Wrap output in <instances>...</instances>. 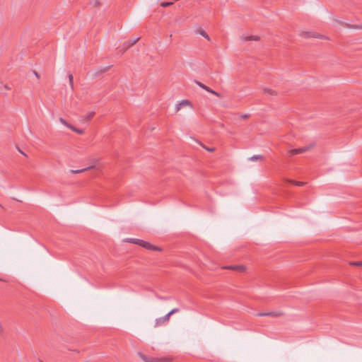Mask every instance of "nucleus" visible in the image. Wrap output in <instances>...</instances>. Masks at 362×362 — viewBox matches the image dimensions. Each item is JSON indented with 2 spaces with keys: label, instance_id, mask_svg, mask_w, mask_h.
Listing matches in <instances>:
<instances>
[{
  "label": "nucleus",
  "instance_id": "obj_1",
  "mask_svg": "<svg viewBox=\"0 0 362 362\" xmlns=\"http://www.w3.org/2000/svg\"><path fill=\"white\" fill-rule=\"evenodd\" d=\"M126 242L139 245L147 250L161 251V248L151 245L150 243L137 238H127Z\"/></svg>",
  "mask_w": 362,
  "mask_h": 362
},
{
  "label": "nucleus",
  "instance_id": "obj_24",
  "mask_svg": "<svg viewBox=\"0 0 362 362\" xmlns=\"http://www.w3.org/2000/svg\"><path fill=\"white\" fill-rule=\"evenodd\" d=\"M200 145H202L203 148H204L206 151H208L209 152H213L214 151V148H209L202 144H200Z\"/></svg>",
  "mask_w": 362,
  "mask_h": 362
},
{
  "label": "nucleus",
  "instance_id": "obj_25",
  "mask_svg": "<svg viewBox=\"0 0 362 362\" xmlns=\"http://www.w3.org/2000/svg\"><path fill=\"white\" fill-rule=\"evenodd\" d=\"M347 27L354 28V29H362V25H347Z\"/></svg>",
  "mask_w": 362,
  "mask_h": 362
},
{
  "label": "nucleus",
  "instance_id": "obj_13",
  "mask_svg": "<svg viewBox=\"0 0 362 362\" xmlns=\"http://www.w3.org/2000/svg\"><path fill=\"white\" fill-rule=\"evenodd\" d=\"M286 181L287 182L291 183L296 186H303L305 184V182H303L295 181V180H289V179L286 180Z\"/></svg>",
  "mask_w": 362,
  "mask_h": 362
},
{
  "label": "nucleus",
  "instance_id": "obj_21",
  "mask_svg": "<svg viewBox=\"0 0 362 362\" xmlns=\"http://www.w3.org/2000/svg\"><path fill=\"white\" fill-rule=\"evenodd\" d=\"M179 311H180L179 308H173V310H171L168 314L170 315V317L172 315L177 313Z\"/></svg>",
  "mask_w": 362,
  "mask_h": 362
},
{
  "label": "nucleus",
  "instance_id": "obj_12",
  "mask_svg": "<svg viewBox=\"0 0 362 362\" xmlns=\"http://www.w3.org/2000/svg\"><path fill=\"white\" fill-rule=\"evenodd\" d=\"M94 115H95L94 112H89L87 113V115L85 117H81L82 119H81V121L83 122H87L92 119V117L94 116Z\"/></svg>",
  "mask_w": 362,
  "mask_h": 362
},
{
  "label": "nucleus",
  "instance_id": "obj_4",
  "mask_svg": "<svg viewBox=\"0 0 362 362\" xmlns=\"http://www.w3.org/2000/svg\"><path fill=\"white\" fill-rule=\"evenodd\" d=\"M170 315L166 314L163 317H158L156 320L155 327L164 325L167 324L170 320Z\"/></svg>",
  "mask_w": 362,
  "mask_h": 362
},
{
  "label": "nucleus",
  "instance_id": "obj_23",
  "mask_svg": "<svg viewBox=\"0 0 362 362\" xmlns=\"http://www.w3.org/2000/svg\"><path fill=\"white\" fill-rule=\"evenodd\" d=\"M173 4V2L170 1V2H163L161 4V6L163 7H167V6H169L170 5Z\"/></svg>",
  "mask_w": 362,
  "mask_h": 362
},
{
  "label": "nucleus",
  "instance_id": "obj_32",
  "mask_svg": "<svg viewBox=\"0 0 362 362\" xmlns=\"http://www.w3.org/2000/svg\"><path fill=\"white\" fill-rule=\"evenodd\" d=\"M0 281H4V279H0Z\"/></svg>",
  "mask_w": 362,
  "mask_h": 362
},
{
  "label": "nucleus",
  "instance_id": "obj_2",
  "mask_svg": "<svg viewBox=\"0 0 362 362\" xmlns=\"http://www.w3.org/2000/svg\"><path fill=\"white\" fill-rule=\"evenodd\" d=\"M139 357L145 362H170V359L169 358H153L149 357L141 352L138 353Z\"/></svg>",
  "mask_w": 362,
  "mask_h": 362
},
{
  "label": "nucleus",
  "instance_id": "obj_28",
  "mask_svg": "<svg viewBox=\"0 0 362 362\" xmlns=\"http://www.w3.org/2000/svg\"><path fill=\"white\" fill-rule=\"evenodd\" d=\"M4 332V328L1 325V324L0 323V333H2Z\"/></svg>",
  "mask_w": 362,
  "mask_h": 362
},
{
  "label": "nucleus",
  "instance_id": "obj_3",
  "mask_svg": "<svg viewBox=\"0 0 362 362\" xmlns=\"http://www.w3.org/2000/svg\"><path fill=\"white\" fill-rule=\"evenodd\" d=\"M313 144H310L303 147L291 149L288 152V156L291 157L296 154L305 153L308 151L313 147Z\"/></svg>",
  "mask_w": 362,
  "mask_h": 362
},
{
  "label": "nucleus",
  "instance_id": "obj_15",
  "mask_svg": "<svg viewBox=\"0 0 362 362\" xmlns=\"http://www.w3.org/2000/svg\"><path fill=\"white\" fill-rule=\"evenodd\" d=\"M197 33L202 36H203L204 38L207 39L208 40H210V37L209 35L202 29H199Z\"/></svg>",
  "mask_w": 362,
  "mask_h": 362
},
{
  "label": "nucleus",
  "instance_id": "obj_9",
  "mask_svg": "<svg viewBox=\"0 0 362 362\" xmlns=\"http://www.w3.org/2000/svg\"><path fill=\"white\" fill-rule=\"evenodd\" d=\"M300 35L303 37H322V36L319 34H317L314 32H303Z\"/></svg>",
  "mask_w": 362,
  "mask_h": 362
},
{
  "label": "nucleus",
  "instance_id": "obj_11",
  "mask_svg": "<svg viewBox=\"0 0 362 362\" xmlns=\"http://www.w3.org/2000/svg\"><path fill=\"white\" fill-rule=\"evenodd\" d=\"M259 39V36L257 35H249V36H245V35H243L241 37V40L243 41H250V40H258Z\"/></svg>",
  "mask_w": 362,
  "mask_h": 362
},
{
  "label": "nucleus",
  "instance_id": "obj_26",
  "mask_svg": "<svg viewBox=\"0 0 362 362\" xmlns=\"http://www.w3.org/2000/svg\"><path fill=\"white\" fill-rule=\"evenodd\" d=\"M351 264L356 265V266H362V262H353V263H351Z\"/></svg>",
  "mask_w": 362,
  "mask_h": 362
},
{
  "label": "nucleus",
  "instance_id": "obj_18",
  "mask_svg": "<svg viewBox=\"0 0 362 362\" xmlns=\"http://www.w3.org/2000/svg\"><path fill=\"white\" fill-rule=\"evenodd\" d=\"M69 129L79 134H82L84 132V131L83 129H78V128L74 127L73 125L69 126Z\"/></svg>",
  "mask_w": 362,
  "mask_h": 362
},
{
  "label": "nucleus",
  "instance_id": "obj_22",
  "mask_svg": "<svg viewBox=\"0 0 362 362\" xmlns=\"http://www.w3.org/2000/svg\"><path fill=\"white\" fill-rule=\"evenodd\" d=\"M69 83H70L71 88H74V85H73V76H72V74H69Z\"/></svg>",
  "mask_w": 362,
  "mask_h": 362
},
{
  "label": "nucleus",
  "instance_id": "obj_8",
  "mask_svg": "<svg viewBox=\"0 0 362 362\" xmlns=\"http://www.w3.org/2000/svg\"><path fill=\"white\" fill-rule=\"evenodd\" d=\"M185 106H190L192 107V103L188 100H183L180 103H178L175 107L176 112H178L182 107Z\"/></svg>",
  "mask_w": 362,
  "mask_h": 362
},
{
  "label": "nucleus",
  "instance_id": "obj_6",
  "mask_svg": "<svg viewBox=\"0 0 362 362\" xmlns=\"http://www.w3.org/2000/svg\"><path fill=\"white\" fill-rule=\"evenodd\" d=\"M194 83L196 84H197L202 89L206 90L207 92H209L210 93H212L213 95H216L217 97H221L220 93L213 90L211 88H210L209 87L206 86V85H204V83H201L200 81L194 80Z\"/></svg>",
  "mask_w": 362,
  "mask_h": 362
},
{
  "label": "nucleus",
  "instance_id": "obj_7",
  "mask_svg": "<svg viewBox=\"0 0 362 362\" xmlns=\"http://www.w3.org/2000/svg\"><path fill=\"white\" fill-rule=\"evenodd\" d=\"M227 269H232L239 272H244L245 271V267L243 265H230L223 267Z\"/></svg>",
  "mask_w": 362,
  "mask_h": 362
},
{
  "label": "nucleus",
  "instance_id": "obj_27",
  "mask_svg": "<svg viewBox=\"0 0 362 362\" xmlns=\"http://www.w3.org/2000/svg\"><path fill=\"white\" fill-rule=\"evenodd\" d=\"M248 117H249V115L247 114H245V115H241V117L243 118V119H247Z\"/></svg>",
  "mask_w": 362,
  "mask_h": 362
},
{
  "label": "nucleus",
  "instance_id": "obj_29",
  "mask_svg": "<svg viewBox=\"0 0 362 362\" xmlns=\"http://www.w3.org/2000/svg\"><path fill=\"white\" fill-rule=\"evenodd\" d=\"M34 74H35V75L37 78H39V75H38V74H37L36 71H34Z\"/></svg>",
  "mask_w": 362,
  "mask_h": 362
},
{
  "label": "nucleus",
  "instance_id": "obj_14",
  "mask_svg": "<svg viewBox=\"0 0 362 362\" xmlns=\"http://www.w3.org/2000/svg\"><path fill=\"white\" fill-rule=\"evenodd\" d=\"M263 92L266 95H276V92L275 90L267 88H264Z\"/></svg>",
  "mask_w": 362,
  "mask_h": 362
},
{
  "label": "nucleus",
  "instance_id": "obj_17",
  "mask_svg": "<svg viewBox=\"0 0 362 362\" xmlns=\"http://www.w3.org/2000/svg\"><path fill=\"white\" fill-rule=\"evenodd\" d=\"M248 159H249V160H251V161H257L259 160H262L263 156L261 155H254V156L250 157Z\"/></svg>",
  "mask_w": 362,
  "mask_h": 362
},
{
  "label": "nucleus",
  "instance_id": "obj_19",
  "mask_svg": "<svg viewBox=\"0 0 362 362\" xmlns=\"http://www.w3.org/2000/svg\"><path fill=\"white\" fill-rule=\"evenodd\" d=\"M59 122H60L62 124H64V125L66 126L68 128H69V126H71V124L68 123V122H67L64 119H63V118H62V117H60V118H59Z\"/></svg>",
  "mask_w": 362,
  "mask_h": 362
},
{
  "label": "nucleus",
  "instance_id": "obj_16",
  "mask_svg": "<svg viewBox=\"0 0 362 362\" xmlns=\"http://www.w3.org/2000/svg\"><path fill=\"white\" fill-rule=\"evenodd\" d=\"M93 168V166L91 165V166L87 167L86 168H83V169H80V170H71L70 172L71 173H83V172H84V171H86V170H87L88 169Z\"/></svg>",
  "mask_w": 362,
  "mask_h": 362
},
{
  "label": "nucleus",
  "instance_id": "obj_30",
  "mask_svg": "<svg viewBox=\"0 0 362 362\" xmlns=\"http://www.w3.org/2000/svg\"><path fill=\"white\" fill-rule=\"evenodd\" d=\"M19 152H20L21 153H22L23 155H24V156H26V154H25V153H23V151H21V150H19Z\"/></svg>",
  "mask_w": 362,
  "mask_h": 362
},
{
  "label": "nucleus",
  "instance_id": "obj_10",
  "mask_svg": "<svg viewBox=\"0 0 362 362\" xmlns=\"http://www.w3.org/2000/svg\"><path fill=\"white\" fill-rule=\"evenodd\" d=\"M139 40V37H136L132 40H130L124 43V46L125 49H128L129 47L133 46L134 44H136Z\"/></svg>",
  "mask_w": 362,
  "mask_h": 362
},
{
  "label": "nucleus",
  "instance_id": "obj_20",
  "mask_svg": "<svg viewBox=\"0 0 362 362\" xmlns=\"http://www.w3.org/2000/svg\"><path fill=\"white\" fill-rule=\"evenodd\" d=\"M90 5L93 7H96L100 5V2L98 0H92L90 2Z\"/></svg>",
  "mask_w": 362,
  "mask_h": 362
},
{
  "label": "nucleus",
  "instance_id": "obj_5",
  "mask_svg": "<svg viewBox=\"0 0 362 362\" xmlns=\"http://www.w3.org/2000/svg\"><path fill=\"white\" fill-rule=\"evenodd\" d=\"M283 315V313L280 311H272V312H267V313H258L257 314V316L258 317H278Z\"/></svg>",
  "mask_w": 362,
  "mask_h": 362
},
{
  "label": "nucleus",
  "instance_id": "obj_31",
  "mask_svg": "<svg viewBox=\"0 0 362 362\" xmlns=\"http://www.w3.org/2000/svg\"><path fill=\"white\" fill-rule=\"evenodd\" d=\"M38 361H39V362H43V361H42V360H40V359H39Z\"/></svg>",
  "mask_w": 362,
  "mask_h": 362
}]
</instances>
